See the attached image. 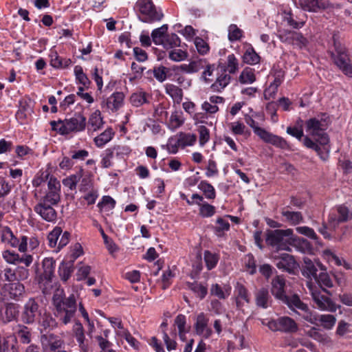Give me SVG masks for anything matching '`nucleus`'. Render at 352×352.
Wrapping results in <instances>:
<instances>
[{
	"label": "nucleus",
	"mask_w": 352,
	"mask_h": 352,
	"mask_svg": "<svg viewBox=\"0 0 352 352\" xmlns=\"http://www.w3.org/2000/svg\"><path fill=\"white\" fill-rule=\"evenodd\" d=\"M244 63L249 65H255L260 61V56L252 46H250L243 56Z\"/></svg>",
	"instance_id": "obj_43"
},
{
	"label": "nucleus",
	"mask_w": 352,
	"mask_h": 352,
	"mask_svg": "<svg viewBox=\"0 0 352 352\" xmlns=\"http://www.w3.org/2000/svg\"><path fill=\"white\" fill-rule=\"evenodd\" d=\"M113 135L112 129H107L94 138V142L98 147H102L112 139Z\"/></svg>",
	"instance_id": "obj_42"
},
{
	"label": "nucleus",
	"mask_w": 352,
	"mask_h": 352,
	"mask_svg": "<svg viewBox=\"0 0 352 352\" xmlns=\"http://www.w3.org/2000/svg\"><path fill=\"white\" fill-rule=\"evenodd\" d=\"M334 52H330L334 65L346 76L352 78V63L346 48L340 43H334Z\"/></svg>",
	"instance_id": "obj_4"
},
{
	"label": "nucleus",
	"mask_w": 352,
	"mask_h": 352,
	"mask_svg": "<svg viewBox=\"0 0 352 352\" xmlns=\"http://www.w3.org/2000/svg\"><path fill=\"white\" fill-rule=\"evenodd\" d=\"M60 201V184L54 176H51L47 182V189L45 195L39 201L57 205Z\"/></svg>",
	"instance_id": "obj_11"
},
{
	"label": "nucleus",
	"mask_w": 352,
	"mask_h": 352,
	"mask_svg": "<svg viewBox=\"0 0 352 352\" xmlns=\"http://www.w3.org/2000/svg\"><path fill=\"white\" fill-rule=\"evenodd\" d=\"M37 322L45 329H53L57 326L56 320L50 314L47 313L41 314V316Z\"/></svg>",
	"instance_id": "obj_44"
},
{
	"label": "nucleus",
	"mask_w": 352,
	"mask_h": 352,
	"mask_svg": "<svg viewBox=\"0 0 352 352\" xmlns=\"http://www.w3.org/2000/svg\"><path fill=\"white\" fill-rule=\"evenodd\" d=\"M283 77H284L283 72L281 71L278 72L276 74L275 79H274V82H272L271 85H270L269 88L267 90H265V94L272 89V94H275L277 91L278 87L282 83Z\"/></svg>",
	"instance_id": "obj_61"
},
{
	"label": "nucleus",
	"mask_w": 352,
	"mask_h": 352,
	"mask_svg": "<svg viewBox=\"0 0 352 352\" xmlns=\"http://www.w3.org/2000/svg\"><path fill=\"white\" fill-rule=\"evenodd\" d=\"M295 32L294 31L279 29L278 30V36L282 42L291 44Z\"/></svg>",
	"instance_id": "obj_55"
},
{
	"label": "nucleus",
	"mask_w": 352,
	"mask_h": 352,
	"mask_svg": "<svg viewBox=\"0 0 352 352\" xmlns=\"http://www.w3.org/2000/svg\"><path fill=\"white\" fill-rule=\"evenodd\" d=\"M230 79L231 77L229 74L223 73L217 78L211 87L214 91L220 92L230 83Z\"/></svg>",
	"instance_id": "obj_38"
},
{
	"label": "nucleus",
	"mask_w": 352,
	"mask_h": 352,
	"mask_svg": "<svg viewBox=\"0 0 352 352\" xmlns=\"http://www.w3.org/2000/svg\"><path fill=\"white\" fill-rule=\"evenodd\" d=\"M280 331L285 333H294L298 330V325L292 318L289 317L278 318Z\"/></svg>",
	"instance_id": "obj_30"
},
{
	"label": "nucleus",
	"mask_w": 352,
	"mask_h": 352,
	"mask_svg": "<svg viewBox=\"0 0 352 352\" xmlns=\"http://www.w3.org/2000/svg\"><path fill=\"white\" fill-rule=\"evenodd\" d=\"M41 341L44 347L48 348L52 351H55L60 348L63 344L59 336L53 333H46L41 336Z\"/></svg>",
	"instance_id": "obj_22"
},
{
	"label": "nucleus",
	"mask_w": 352,
	"mask_h": 352,
	"mask_svg": "<svg viewBox=\"0 0 352 352\" xmlns=\"http://www.w3.org/2000/svg\"><path fill=\"white\" fill-rule=\"evenodd\" d=\"M298 5L303 10L313 12L327 8L324 0H299Z\"/></svg>",
	"instance_id": "obj_20"
},
{
	"label": "nucleus",
	"mask_w": 352,
	"mask_h": 352,
	"mask_svg": "<svg viewBox=\"0 0 352 352\" xmlns=\"http://www.w3.org/2000/svg\"><path fill=\"white\" fill-rule=\"evenodd\" d=\"M276 265L280 270L292 273L296 268V263L292 255L283 254L278 258H276Z\"/></svg>",
	"instance_id": "obj_19"
},
{
	"label": "nucleus",
	"mask_w": 352,
	"mask_h": 352,
	"mask_svg": "<svg viewBox=\"0 0 352 352\" xmlns=\"http://www.w3.org/2000/svg\"><path fill=\"white\" fill-rule=\"evenodd\" d=\"M296 230L298 233L305 235L311 239L316 240L318 239V236L314 230L309 227L299 226L296 228Z\"/></svg>",
	"instance_id": "obj_59"
},
{
	"label": "nucleus",
	"mask_w": 352,
	"mask_h": 352,
	"mask_svg": "<svg viewBox=\"0 0 352 352\" xmlns=\"http://www.w3.org/2000/svg\"><path fill=\"white\" fill-rule=\"evenodd\" d=\"M231 287L228 285H225L221 287L218 284H214L210 288V294L218 297L219 299H226L230 295Z\"/></svg>",
	"instance_id": "obj_36"
},
{
	"label": "nucleus",
	"mask_w": 352,
	"mask_h": 352,
	"mask_svg": "<svg viewBox=\"0 0 352 352\" xmlns=\"http://www.w3.org/2000/svg\"><path fill=\"white\" fill-rule=\"evenodd\" d=\"M54 206L56 205L39 201L34 207V210L43 220L54 223L57 219V212L54 208Z\"/></svg>",
	"instance_id": "obj_14"
},
{
	"label": "nucleus",
	"mask_w": 352,
	"mask_h": 352,
	"mask_svg": "<svg viewBox=\"0 0 352 352\" xmlns=\"http://www.w3.org/2000/svg\"><path fill=\"white\" fill-rule=\"evenodd\" d=\"M283 303L287 305L288 307L296 312L306 321L314 323L316 318L313 315L308 305L304 303L297 294H293L287 297V300H284Z\"/></svg>",
	"instance_id": "obj_5"
},
{
	"label": "nucleus",
	"mask_w": 352,
	"mask_h": 352,
	"mask_svg": "<svg viewBox=\"0 0 352 352\" xmlns=\"http://www.w3.org/2000/svg\"><path fill=\"white\" fill-rule=\"evenodd\" d=\"M10 186L6 182L4 178L0 177V208L6 212H9L14 205V201H9L7 204L3 203V198L10 191Z\"/></svg>",
	"instance_id": "obj_21"
},
{
	"label": "nucleus",
	"mask_w": 352,
	"mask_h": 352,
	"mask_svg": "<svg viewBox=\"0 0 352 352\" xmlns=\"http://www.w3.org/2000/svg\"><path fill=\"white\" fill-rule=\"evenodd\" d=\"M317 266L324 271L320 272L316 276L314 282L312 280L307 281L306 285L318 309L322 311L335 312L337 310L336 304L329 298L321 294L322 291L328 295H331V292L327 288H331L333 286V280L329 274L325 272V269L323 268L320 263H317Z\"/></svg>",
	"instance_id": "obj_1"
},
{
	"label": "nucleus",
	"mask_w": 352,
	"mask_h": 352,
	"mask_svg": "<svg viewBox=\"0 0 352 352\" xmlns=\"http://www.w3.org/2000/svg\"><path fill=\"white\" fill-rule=\"evenodd\" d=\"M62 233V229L60 227H55L47 235L49 245L51 248L58 246V240Z\"/></svg>",
	"instance_id": "obj_50"
},
{
	"label": "nucleus",
	"mask_w": 352,
	"mask_h": 352,
	"mask_svg": "<svg viewBox=\"0 0 352 352\" xmlns=\"http://www.w3.org/2000/svg\"><path fill=\"white\" fill-rule=\"evenodd\" d=\"M239 80L242 84H251L256 80V77L252 69L245 68L241 73Z\"/></svg>",
	"instance_id": "obj_45"
},
{
	"label": "nucleus",
	"mask_w": 352,
	"mask_h": 352,
	"mask_svg": "<svg viewBox=\"0 0 352 352\" xmlns=\"http://www.w3.org/2000/svg\"><path fill=\"white\" fill-rule=\"evenodd\" d=\"M32 107L30 106L28 102L21 101L19 109L16 113V118L18 120L23 123V121L28 118V116L32 113Z\"/></svg>",
	"instance_id": "obj_37"
},
{
	"label": "nucleus",
	"mask_w": 352,
	"mask_h": 352,
	"mask_svg": "<svg viewBox=\"0 0 352 352\" xmlns=\"http://www.w3.org/2000/svg\"><path fill=\"white\" fill-rule=\"evenodd\" d=\"M1 241L3 243L10 244L12 247H18L21 252H25L28 248V238L25 236H22L20 239H18L12 233L8 227H4L1 230Z\"/></svg>",
	"instance_id": "obj_12"
},
{
	"label": "nucleus",
	"mask_w": 352,
	"mask_h": 352,
	"mask_svg": "<svg viewBox=\"0 0 352 352\" xmlns=\"http://www.w3.org/2000/svg\"><path fill=\"white\" fill-rule=\"evenodd\" d=\"M351 219H352V213L349 208L344 206H339L336 211L329 214L328 223L331 228L336 229L340 223L348 221Z\"/></svg>",
	"instance_id": "obj_13"
},
{
	"label": "nucleus",
	"mask_w": 352,
	"mask_h": 352,
	"mask_svg": "<svg viewBox=\"0 0 352 352\" xmlns=\"http://www.w3.org/2000/svg\"><path fill=\"white\" fill-rule=\"evenodd\" d=\"M208 62L206 58H199L191 61L189 64L181 65L179 69L186 73H196L205 68Z\"/></svg>",
	"instance_id": "obj_25"
},
{
	"label": "nucleus",
	"mask_w": 352,
	"mask_h": 352,
	"mask_svg": "<svg viewBox=\"0 0 352 352\" xmlns=\"http://www.w3.org/2000/svg\"><path fill=\"white\" fill-rule=\"evenodd\" d=\"M307 131L311 135L314 140L322 146L329 144V138L327 133L326 125L316 118H310L306 122Z\"/></svg>",
	"instance_id": "obj_7"
},
{
	"label": "nucleus",
	"mask_w": 352,
	"mask_h": 352,
	"mask_svg": "<svg viewBox=\"0 0 352 352\" xmlns=\"http://www.w3.org/2000/svg\"><path fill=\"white\" fill-rule=\"evenodd\" d=\"M43 276L47 280L50 281L54 276L55 261L52 258H45L43 261Z\"/></svg>",
	"instance_id": "obj_32"
},
{
	"label": "nucleus",
	"mask_w": 352,
	"mask_h": 352,
	"mask_svg": "<svg viewBox=\"0 0 352 352\" xmlns=\"http://www.w3.org/2000/svg\"><path fill=\"white\" fill-rule=\"evenodd\" d=\"M256 305L263 309H266L272 304V298L266 288H261L255 293Z\"/></svg>",
	"instance_id": "obj_24"
},
{
	"label": "nucleus",
	"mask_w": 352,
	"mask_h": 352,
	"mask_svg": "<svg viewBox=\"0 0 352 352\" xmlns=\"http://www.w3.org/2000/svg\"><path fill=\"white\" fill-rule=\"evenodd\" d=\"M136 6L142 16V21L144 22L151 23L160 21L163 17V14L160 11H157L151 0H139Z\"/></svg>",
	"instance_id": "obj_10"
},
{
	"label": "nucleus",
	"mask_w": 352,
	"mask_h": 352,
	"mask_svg": "<svg viewBox=\"0 0 352 352\" xmlns=\"http://www.w3.org/2000/svg\"><path fill=\"white\" fill-rule=\"evenodd\" d=\"M303 144L307 148L314 150L322 160L325 161L329 157L330 147L328 146V144L323 146V150L324 151V154L321 148L310 138L306 136L303 140Z\"/></svg>",
	"instance_id": "obj_26"
},
{
	"label": "nucleus",
	"mask_w": 352,
	"mask_h": 352,
	"mask_svg": "<svg viewBox=\"0 0 352 352\" xmlns=\"http://www.w3.org/2000/svg\"><path fill=\"white\" fill-rule=\"evenodd\" d=\"M304 263L302 265L301 272L302 274L309 279V280H312V278H315L318 275L317 272L318 269L314 263L309 259V258H305Z\"/></svg>",
	"instance_id": "obj_28"
},
{
	"label": "nucleus",
	"mask_w": 352,
	"mask_h": 352,
	"mask_svg": "<svg viewBox=\"0 0 352 352\" xmlns=\"http://www.w3.org/2000/svg\"><path fill=\"white\" fill-rule=\"evenodd\" d=\"M235 289L237 293L236 303L238 307L241 305V301L239 300V298L244 300L247 303L250 302L248 290L242 284L238 283Z\"/></svg>",
	"instance_id": "obj_47"
},
{
	"label": "nucleus",
	"mask_w": 352,
	"mask_h": 352,
	"mask_svg": "<svg viewBox=\"0 0 352 352\" xmlns=\"http://www.w3.org/2000/svg\"><path fill=\"white\" fill-rule=\"evenodd\" d=\"M324 328L331 329L335 325L336 318L334 316L330 314L321 315L318 319Z\"/></svg>",
	"instance_id": "obj_53"
},
{
	"label": "nucleus",
	"mask_w": 352,
	"mask_h": 352,
	"mask_svg": "<svg viewBox=\"0 0 352 352\" xmlns=\"http://www.w3.org/2000/svg\"><path fill=\"white\" fill-rule=\"evenodd\" d=\"M271 292L277 300L281 301L287 300L288 296L285 294V280L281 276H276L272 280Z\"/></svg>",
	"instance_id": "obj_17"
},
{
	"label": "nucleus",
	"mask_w": 352,
	"mask_h": 352,
	"mask_svg": "<svg viewBox=\"0 0 352 352\" xmlns=\"http://www.w3.org/2000/svg\"><path fill=\"white\" fill-rule=\"evenodd\" d=\"M166 94L170 96L175 102L179 104L183 99V91L177 85L166 84L165 85Z\"/></svg>",
	"instance_id": "obj_31"
},
{
	"label": "nucleus",
	"mask_w": 352,
	"mask_h": 352,
	"mask_svg": "<svg viewBox=\"0 0 352 352\" xmlns=\"http://www.w3.org/2000/svg\"><path fill=\"white\" fill-rule=\"evenodd\" d=\"M293 233L292 230H275L267 233L266 243L277 250L290 251L288 239Z\"/></svg>",
	"instance_id": "obj_6"
},
{
	"label": "nucleus",
	"mask_w": 352,
	"mask_h": 352,
	"mask_svg": "<svg viewBox=\"0 0 352 352\" xmlns=\"http://www.w3.org/2000/svg\"><path fill=\"white\" fill-rule=\"evenodd\" d=\"M226 69L230 74H234L238 69V60L234 54L228 55Z\"/></svg>",
	"instance_id": "obj_62"
},
{
	"label": "nucleus",
	"mask_w": 352,
	"mask_h": 352,
	"mask_svg": "<svg viewBox=\"0 0 352 352\" xmlns=\"http://www.w3.org/2000/svg\"><path fill=\"white\" fill-rule=\"evenodd\" d=\"M198 53L201 55L206 54L210 50L208 44L201 38L196 37L194 41Z\"/></svg>",
	"instance_id": "obj_54"
},
{
	"label": "nucleus",
	"mask_w": 352,
	"mask_h": 352,
	"mask_svg": "<svg viewBox=\"0 0 352 352\" xmlns=\"http://www.w3.org/2000/svg\"><path fill=\"white\" fill-rule=\"evenodd\" d=\"M199 188L202 190L208 199H214L216 194L214 187L206 181H201L199 184Z\"/></svg>",
	"instance_id": "obj_49"
},
{
	"label": "nucleus",
	"mask_w": 352,
	"mask_h": 352,
	"mask_svg": "<svg viewBox=\"0 0 352 352\" xmlns=\"http://www.w3.org/2000/svg\"><path fill=\"white\" fill-rule=\"evenodd\" d=\"M74 263L72 262H62L58 269V274L62 280L67 281L71 276L73 272Z\"/></svg>",
	"instance_id": "obj_40"
},
{
	"label": "nucleus",
	"mask_w": 352,
	"mask_h": 352,
	"mask_svg": "<svg viewBox=\"0 0 352 352\" xmlns=\"http://www.w3.org/2000/svg\"><path fill=\"white\" fill-rule=\"evenodd\" d=\"M168 25H163L160 28L153 30L151 32L153 42L157 45H162L167 34Z\"/></svg>",
	"instance_id": "obj_34"
},
{
	"label": "nucleus",
	"mask_w": 352,
	"mask_h": 352,
	"mask_svg": "<svg viewBox=\"0 0 352 352\" xmlns=\"http://www.w3.org/2000/svg\"><path fill=\"white\" fill-rule=\"evenodd\" d=\"M102 119L100 111H94L89 119V124L91 126L94 131L100 129L102 125Z\"/></svg>",
	"instance_id": "obj_51"
},
{
	"label": "nucleus",
	"mask_w": 352,
	"mask_h": 352,
	"mask_svg": "<svg viewBox=\"0 0 352 352\" xmlns=\"http://www.w3.org/2000/svg\"><path fill=\"white\" fill-rule=\"evenodd\" d=\"M124 98L123 93L116 92L107 99L105 105L107 109H111L112 111H116L122 107Z\"/></svg>",
	"instance_id": "obj_29"
},
{
	"label": "nucleus",
	"mask_w": 352,
	"mask_h": 352,
	"mask_svg": "<svg viewBox=\"0 0 352 352\" xmlns=\"http://www.w3.org/2000/svg\"><path fill=\"white\" fill-rule=\"evenodd\" d=\"M82 170L80 169L76 174L72 175L69 177L63 180V184L65 186L69 188L70 190H75L76 184L82 177Z\"/></svg>",
	"instance_id": "obj_41"
},
{
	"label": "nucleus",
	"mask_w": 352,
	"mask_h": 352,
	"mask_svg": "<svg viewBox=\"0 0 352 352\" xmlns=\"http://www.w3.org/2000/svg\"><path fill=\"white\" fill-rule=\"evenodd\" d=\"M50 124L53 130L58 131L62 135H67L71 132L83 131L86 126V118L80 113H77L69 119L52 121Z\"/></svg>",
	"instance_id": "obj_3"
},
{
	"label": "nucleus",
	"mask_w": 352,
	"mask_h": 352,
	"mask_svg": "<svg viewBox=\"0 0 352 352\" xmlns=\"http://www.w3.org/2000/svg\"><path fill=\"white\" fill-rule=\"evenodd\" d=\"M169 72L170 69L163 65H160L159 67H154L153 75L159 82H162L166 79Z\"/></svg>",
	"instance_id": "obj_52"
},
{
	"label": "nucleus",
	"mask_w": 352,
	"mask_h": 352,
	"mask_svg": "<svg viewBox=\"0 0 352 352\" xmlns=\"http://www.w3.org/2000/svg\"><path fill=\"white\" fill-rule=\"evenodd\" d=\"M181 40L179 36L175 34H167L165 36L162 45L165 49H172L180 46Z\"/></svg>",
	"instance_id": "obj_39"
},
{
	"label": "nucleus",
	"mask_w": 352,
	"mask_h": 352,
	"mask_svg": "<svg viewBox=\"0 0 352 352\" xmlns=\"http://www.w3.org/2000/svg\"><path fill=\"white\" fill-rule=\"evenodd\" d=\"M0 352H19L16 337L0 338Z\"/></svg>",
	"instance_id": "obj_27"
},
{
	"label": "nucleus",
	"mask_w": 352,
	"mask_h": 352,
	"mask_svg": "<svg viewBox=\"0 0 352 352\" xmlns=\"http://www.w3.org/2000/svg\"><path fill=\"white\" fill-rule=\"evenodd\" d=\"M19 315L18 305L12 302H6L0 309V320L3 323H8L17 319Z\"/></svg>",
	"instance_id": "obj_16"
},
{
	"label": "nucleus",
	"mask_w": 352,
	"mask_h": 352,
	"mask_svg": "<svg viewBox=\"0 0 352 352\" xmlns=\"http://www.w3.org/2000/svg\"><path fill=\"white\" fill-rule=\"evenodd\" d=\"M259 138L265 142L271 144L273 146L281 149H289V143L282 137L274 135L268 131L260 130Z\"/></svg>",
	"instance_id": "obj_18"
},
{
	"label": "nucleus",
	"mask_w": 352,
	"mask_h": 352,
	"mask_svg": "<svg viewBox=\"0 0 352 352\" xmlns=\"http://www.w3.org/2000/svg\"><path fill=\"white\" fill-rule=\"evenodd\" d=\"M204 260L208 269L212 270L216 266L218 262V257L215 254H212L209 251H205Z\"/></svg>",
	"instance_id": "obj_56"
},
{
	"label": "nucleus",
	"mask_w": 352,
	"mask_h": 352,
	"mask_svg": "<svg viewBox=\"0 0 352 352\" xmlns=\"http://www.w3.org/2000/svg\"><path fill=\"white\" fill-rule=\"evenodd\" d=\"M16 336L22 344H30L32 341L31 330L23 324L17 326Z\"/></svg>",
	"instance_id": "obj_33"
},
{
	"label": "nucleus",
	"mask_w": 352,
	"mask_h": 352,
	"mask_svg": "<svg viewBox=\"0 0 352 352\" xmlns=\"http://www.w3.org/2000/svg\"><path fill=\"white\" fill-rule=\"evenodd\" d=\"M307 335L319 342L325 344L329 342V338L315 327L309 329L307 332Z\"/></svg>",
	"instance_id": "obj_46"
},
{
	"label": "nucleus",
	"mask_w": 352,
	"mask_h": 352,
	"mask_svg": "<svg viewBox=\"0 0 352 352\" xmlns=\"http://www.w3.org/2000/svg\"><path fill=\"white\" fill-rule=\"evenodd\" d=\"M187 56V52L182 50H171L168 54L169 58L175 62L184 60Z\"/></svg>",
	"instance_id": "obj_57"
},
{
	"label": "nucleus",
	"mask_w": 352,
	"mask_h": 352,
	"mask_svg": "<svg viewBox=\"0 0 352 352\" xmlns=\"http://www.w3.org/2000/svg\"><path fill=\"white\" fill-rule=\"evenodd\" d=\"M42 310L34 298H29L23 305L21 314V322L25 324H33L39 320Z\"/></svg>",
	"instance_id": "obj_8"
},
{
	"label": "nucleus",
	"mask_w": 352,
	"mask_h": 352,
	"mask_svg": "<svg viewBox=\"0 0 352 352\" xmlns=\"http://www.w3.org/2000/svg\"><path fill=\"white\" fill-rule=\"evenodd\" d=\"M151 96L144 91L133 93L130 97V101L133 106L140 107L144 104L149 102Z\"/></svg>",
	"instance_id": "obj_35"
},
{
	"label": "nucleus",
	"mask_w": 352,
	"mask_h": 352,
	"mask_svg": "<svg viewBox=\"0 0 352 352\" xmlns=\"http://www.w3.org/2000/svg\"><path fill=\"white\" fill-rule=\"evenodd\" d=\"M295 246L302 252H307L311 250V246L309 242L304 238H298L294 241Z\"/></svg>",
	"instance_id": "obj_58"
},
{
	"label": "nucleus",
	"mask_w": 352,
	"mask_h": 352,
	"mask_svg": "<svg viewBox=\"0 0 352 352\" xmlns=\"http://www.w3.org/2000/svg\"><path fill=\"white\" fill-rule=\"evenodd\" d=\"M208 323L209 318L207 315L203 312L199 313L196 317L194 325L196 333L206 339L209 338L212 334V331L209 327Z\"/></svg>",
	"instance_id": "obj_15"
},
{
	"label": "nucleus",
	"mask_w": 352,
	"mask_h": 352,
	"mask_svg": "<svg viewBox=\"0 0 352 352\" xmlns=\"http://www.w3.org/2000/svg\"><path fill=\"white\" fill-rule=\"evenodd\" d=\"M243 32L235 24H231L228 27V39L231 42L240 40L243 36Z\"/></svg>",
	"instance_id": "obj_48"
},
{
	"label": "nucleus",
	"mask_w": 352,
	"mask_h": 352,
	"mask_svg": "<svg viewBox=\"0 0 352 352\" xmlns=\"http://www.w3.org/2000/svg\"><path fill=\"white\" fill-rule=\"evenodd\" d=\"M52 304L54 315L64 324H67L74 319L77 311V302L74 294L65 296L63 289H56L53 294Z\"/></svg>",
	"instance_id": "obj_2"
},
{
	"label": "nucleus",
	"mask_w": 352,
	"mask_h": 352,
	"mask_svg": "<svg viewBox=\"0 0 352 352\" xmlns=\"http://www.w3.org/2000/svg\"><path fill=\"white\" fill-rule=\"evenodd\" d=\"M290 207L287 206L281 210V214L285 221L291 225L296 226L303 221V216L300 212L292 211Z\"/></svg>",
	"instance_id": "obj_23"
},
{
	"label": "nucleus",
	"mask_w": 352,
	"mask_h": 352,
	"mask_svg": "<svg viewBox=\"0 0 352 352\" xmlns=\"http://www.w3.org/2000/svg\"><path fill=\"white\" fill-rule=\"evenodd\" d=\"M215 208L207 203L200 204L199 214L204 217H209L214 214Z\"/></svg>",
	"instance_id": "obj_64"
},
{
	"label": "nucleus",
	"mask_w": 352,
	"mask_h": 352,
	"mask_svg": "<svg viewBox=\"0 0 352 352\" xmlns=\"http://www.w3.org/2000/svg\"><path fill=\"white\" fill-rule=\"evenodd\" d=\"M3 258L9 263L17 265L19 261V254L14 252L6 250L3 252Z\"/></svg>",
	"instance_id": "obj_63"
},
{
	"label": "nucleus",
	"mask_w": 352,
	"mask_h": 352,
	"mask_svg": "<svg viewBox=\"0 0 352 352\" xmlns=\"http://www.w3.org/2000/svg\"><path fill=\"white\" fill-rule=\"evenodd\" d=\"M186 316L182 314L178 315L175 320V323L177 326L179 330V334L182 338L186 332Z\"/></svg>",
	"instance_id": "obj_60"
},
{
	"label": "nucleus",
	"mask_w": 352,
	"mask_h": 352,
	"mask_svg": "<svg viewBox=\"0 0 352 352\" xmlns=\"http://www.w3.org/2000/svg\"><path fill=\"white\" fill-rule=\"evenodd\" d=\"M24 294L25 287L20 282L5 283L0 290V302L9 300L19 301Z\"/></svg>",
	"instance_id": "obj_9"
}]
</instances>
